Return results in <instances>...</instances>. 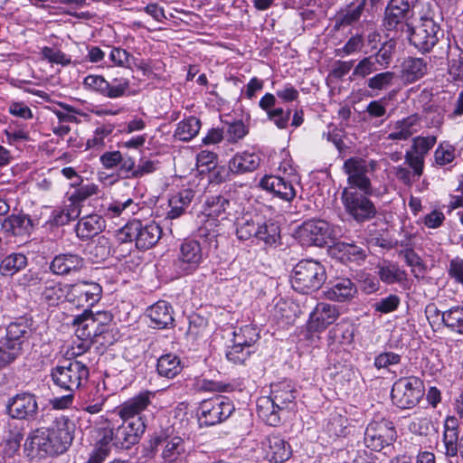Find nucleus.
<instances>
[{
  "label": "nucleus",
  "instance_id": "9b49d317",
  "mask_svg": "<svg viewBox=\"0 0 463 463\" xmlns=\"http://www.w3.org/2000/svg\"><path fill=\"white\" fill-rule=\"evenodd\" d=\"M396 430L392 421L385 418L371 420L364 431V443L373 451H381L396 439Z\"/></svg>",
  "mask_w": 463,
  "mask_h": 463
},
{
  "label": "nucleus",
  "instance_id": "72a5a7b5",
  "mask_svg": "<svg viewBox=\"0 0 463 463\" xmlns=\"http://www.w3.org/2000/svg\"><path fill=\"white\" fill-rule=\"evenodd\" d=\"M377 275L385 284L402 283L406 279V271L402 269L395 262L383 260L377 266Z\"/></svg>",
  "mask_w": 463,
  "mask_h": 463
},
{
  "label": "nucleus",
  "instance_id": "a211bd4d",
  "mask_svg": "<svg viewBox=\"0 0 463 463\" xmlns=\"http://www.w3.org/2000/svg\"><path fill=\"white\" fill-rule=\"evenodd\" d=\"M203 261L201 244L195 240H184L180 245L175 265L184 273L194 271Z\"/></svg>",
  "mask_w": 463,
  "mask_h": 463
},
{
  "label": "nucleus",
  "instance_id": "20e7f679",
  "mask_svg": "<svg viewBox=\"0 0 463 463\" xmlns=\"http://www.w3.org/2000/svg\"><path fill=\"white\" fill-rule=\"evenodd\" d=\"M326 280L325 267L314 260H302L291 275V284L296 291L307 294L319 289Z\"/></svg>",
  "mask_w": 463,
  "mask_h": 463
},
{
  "label": "nucleus",
  "instance_id": "338daca9",
  "mask_svg": "<svg viewBox=\"0 0 463 463\" xmlns=\"http://www.w3.org/2000/svg\"><path fill=\"white\" fill-rule=\"evenodd\" d=\"M348 419L337 414L331 418L327 424V430L334 436L340 437L347 434Z\"/></svg>",
  "mask_w": 463,
  "mask_h": 463
},
{
  "label": "nucleus",
  "instance_id": "f8f14e48",
  "mask_svg": "<svg viewBox=\"0 0 463 463\" xmlns=\"http://www.w3.org/2000/svg\"><path fill=\"white\" fill-rule=\"evenodd\" d=\"M152 449L161 447V458L164 463H184L186 458V446L179 436L171 437L167 430L156 433L150 439Z\"/></svg>",
  "mask_w": 463,
  "mask_h": 463
},
{
  "label": "nucleus",
  "instance_id": "2f4dec72",
  "mask_svg": "<svg viewBox=\"0 0 463 463\" xmlns=\"http://www.w3.org/2000/svg\"><path fill=\"white\" fill-rule=\"evenodd\" d=\"M195 196V191L187 188L172 195L168 201L169 211L166 218L176 219L183 215Z\"/></svg>",
  "mask_w": 463,
  "mask_h": 463
},
{
  "label": "nucleus",
  "instance_id": "9d476101",
  "mask_svg": "<svg viewBox=\"0 0 463 463\" xmlns=\"http://www.w3.org/2000/svg\"><path fill=\"white\" fill-rule=\"evenodd\" d=\"M233 402L225 396H214L203 400L197 409L201 425L213 426L227 420L234 411Z\"/></svg>",
  "mask_w": 463,
  "mask_h": 463
},
{
  "label": "nucleus",
  "instance_id": "4be33fe9",
  "mask_svg": "<svg viewBox=\"0 0 463 463\" xmlns=\"http://www.w3.org/2000/svg\"><path fill=\"white\" fill-rule=\"evenodd\" d=\"M260 186L286 202H290L296 197L293 184L281 176L265 175L261 178Z\"/></svg>",
  "mask_w": 463,
  "mask_h": 463
},
{
  "label": "nucleus",
  "instance_id": "69168bd1",
  "mask_svg": "<svg viewBox=\"0 0 463 463\" xmlns=\"http://www.w3.org/2000/svg\"><path fill=\"white\" fill-rule=\"evenodd\" d=\"M248 134V128L241 120L234 121L228 125L226 137L228 142L236 143Z\"/></svg>",
  "mask_w": 463,
  "mask_h": 463
},
{
  "label": "nucleus",
  "instance_id": "f704fd0d",
  "mask_svg": "<svg viewBox=\"0 0 463 463\" xmlns=\"http://www.w3.org/2000/svg\"><path fill=\"white\" fill-rule=\"evenodd\" d=\"M332 250L342 261L359 264L366 257L364 249L353 243L337 242L334 245Z\"/></svg>",
  "mask_w": 463,
  "mask_h": 463
},
{
  "label": "nucleus",
  "instance_id": "09e8293b",
  "mask_svg": "<svg viewBox=\"0 0 463 463\" xmlns=\"http://www.w3.org/2000/svg\"><path fill=\"white\" fill-rule=\"evenodd\" d=\"M259 339L257 328L253 326L247 325L233 332V343L238 345L251 348V346Z\"/></svg>",
  "mask_w": 463,
  "mask_h": 463
},
{
  "label": "nucleus",
  "instance_id": "1a4fd4ad",
  "mask_svg": "<svg viewBox=\"0 0 463 463\" xmlns=\"http://www.w3.org/2000/svg\"><path fill=\"white\" fill-rule=\"evenodd\" d=\"M422 396L423 383L414 376L400 378L393 383L391 392L392 403L401 409L415 407Z\"/></svg>",
  "mask_w": 463,
  "mask_h": 463
},
{
  "label": "nucleus",
  "instance_id": "4d7b16f0",
  "mask_svg": "<svg viewBox=\"0 0 463 463\" xmlns=\"http://www.w3.org/2000/svg\"><path fill=\"white\" fill-rule=\"evenodd\" d=\"M2 229L14 236L23 235L26 232L24 219L18 215H11L4 220Z\"/></svg>",
  "mask_w": 463,
  "mask_h": 463
},
{
  "label": "nucleus",
  "instance_id": "4c0bfd02",
  "mask_svg": "<svg viewBox=\"0 0 463 463\" xmlns=\"http://www.w3.org/2000/svg\"><path fill=\"white\" fill-rule=\"evenodd\" d=\"M254 239L263 242L266 246H275L280 240L279 226L271 222L262 223L260 222Z\"/></svg>",
  "mask_w": 463,
  "mask_h": 463
},
{
  "label": "nucleus",
  "instance_id": "c9c22d12",
  "mask_svg": "<svg viewBox=\"0 0 463 463\" xmlns=\"http://www.w3.org/2000/svg\"><path fill=\"white\" fill-rule=\"evenodd\" d=\"M156 369L161 376L174 378L182 371L180 358L173 354H166L157 360Z\"/></svg>",
  "mask_w": 463,
  "mask_h": 463
},
{
  "label": "nucleus",
  "instance_id": "3c124183",
  "mask_svg": "<svg viewBox=\"0 0 463 463\" xmlns=\"http://www.w3.org/2000/svg\"><path fill=\"white\" fill-rule=\"evenodd\" d=\"M28 328L29 326L24 318L10 323L6 328L5 336L3 339L13 343L18 342L19 345L22 347V344L24 343V338H25V334L27 333Z\"/></svg>",
  "mask_w": 463,
  "mask_h": 463
},
{
  "label": "nucleus",
  "instance_id": "0eeeda50",
  "mask_svg": "<svg viewBox=\"0 0 463 463\" xmlns=\"http://www.w3.org/2000/svg\"><path fill=\"white\" fill-rule=\"evenodd\" d=\"M89 368L84 360L68 361L52 370L51 376L55 385L71 392L79 389L89 378Z\"/></svg>",
  "mask_w": 463,
  "mask_h": 463
},
{
  "label": "nucleus",
  "instance_id": "79ce46f5",
  "mask_svg": "<svg viewBox=\"0 0 463 463\" xmlns=\"http://www.w3.org/2000/svg\"><path fill=\"white\" fill-rule=\"evenodd\" d=\"M441 320L450 331L463 335V307H452L442 312Z\"/></svg>",
  "mask_w": 463,
  "mask_h": 463
},
{
  "label": "nucleus",
  "instance_id": "8fccbe9b",
  "mask_svg": "<svg viewBox=\"0 0 463 463\" xmlns=\"http://www.w3.org/2000/svg\"><path fill=\"white\" fill-rule=\"evenodd\" d=\"M61 286L55 282H47L41 291V300L48 306H56L64 298Z\"/></svg>",
  "mask_w": 463,
  "mask_h": 463
},
{
  "label": "nucleus",
  "instance_id": "58836bf2",
  "mask_svg": "<svg viewBox=\"0 0 463 463\" xmlns=\"http://www.w3.org/2000/svg\"><path fill=\"white\" fill-rule=\"evenodd\" d=\"M260 221L250 214H244L236 222V235L240 241L255 238Z\"/></svg>",
  "mask_w": 463,
  "mask_h": 463
},
{
  "label": "nucleus",
  "instance_id": "a18cd8bd",
  "mask_svg": "<svg viewBox=\"0 0 463 463\" xmlns=\"http://www.w3.org/2000/svg\"><path fill=\"white\" fill-rule=\"evenodd\" d=\"M6 409L12 418L25 420L29 413V397L25 393L17 394L9 402Z\"/></svg>",
  "mask_w": 463,
  "mask_h": 463
},
{
  "label": "nucleus",
  "instance_id": "5701e85b",
  "mask_svg": "<svg viewBox=\"0 0 463 463\" xmlns=\"http://www.w3.org/2000/svg\"><path fill=\"white\" fill-rule=\"evenodd\" d=\"M442 443L443 453L447 458H454L458 453L459 421L456 416L449 415L444 420Z\"/></svg>",
  "mask_w": 463,
  "mask_h": 463
},
{
  "label": "nucleus",
  "instance_id": "b1692460",
  "mask_svg": "<svg viewBox=\"0 0 463 463\" xmlns=\"http://www.w3.org/2000/svg\"><path fill=\"white\" fill-rule=\"evenodd\" d=\"M411 5L408 0H390L384 10L383 25L387 30L396 29L410 17Z\"/></svg>",
  "mask_w": 463,
  "mask_h": 463
},
{
  "label": "nucleus",
  "instance_id": "de8ad7c7",
  "mask_svg": "<svg viewBox=\"0 0 463 463\" xmlns=\"http://www.w3.org/2000/svg\"><path fill=\"white\" fill-rule=\"evenodd\" d=\"M27 265V258L22 253H12L0 263V270L4 275H14Z\"/></svg>",
  "mask_w": 463,
  "mask_h": 463
},
{
  "label": "nucleus",
  "instance_id": "0e129e2a",
  "mask_svg": "<svg viewBox=\"0 0 463 463\" xmlns=\"http://www.w3.org/2000/svg\"><path fill=\"white\" fill-rule=\"evenodd\" d=\"M435 162L439 165L451 163L455 157V149L449 144L440 143L434 153Z\"/></svg>",
  "mask_w": 463,
  "mask_h": 463
},
{
  "label": "nucleus",
  "instance_id": "6ab92c4d",
  "mask_svg": "<svg viewBox=\"0 0 463 463\" xmlns=\"http://www.w3.org/2000/svg\"><path fill=\"white\" fill-rule=\"evenodd\" d=\"M264 458L270 463H281L292 454L291 447L279 434H270L261 442Z\"/></svg>",
  "mask_w": 463,
  "mask_h": 463
},
{
  "label": "nucleus",
  "instance_id": "7c9ffc66",
  "mask_svg": "<svg viewBox=\"0 0 463 463\" xmlns=\"http://www.w3.org/2000/svg\"><path fill=\"white\" fill-rule=\"evenodd\" d=\"M84 266V260L78 254L66 253L57 255L51 263V269L57 275H67L80 270Z\"/></svg>",
  "mask_w": 463,
  "mask_h": 463
},
{
  "label": "nucleus",
  "instance_id": "dca6fc26",
  "mask_svg": "<svg viewBox=\"0 0 463 463\" xmlns=\"http://www.w3.org/2000/svg\"><path fill=\"white\" fill-rule=\"evenodd\" d=\"M85 87L109 99H118L128 94L130 82L127 78H114L108 81L100 75H89L84 79Z\"/></svg>",
  "mask_w": 463,
  "mask_h": 463
},
{
  "label": "nucleus",
  "instance_id": "4468645a",
  "mask_svg": "<svg viewBox=\"0 0 463 463\" xmlns=\"http://www.w3.org/2000/svg\"><path fill=\"white\" fill-rule=\"evenodd\" d=\"M410 30V43L421 53L430 52L443 36L438 23L418 24Z\"/></svg>",
  "mask_w": 463,
  "mask_h": 463
},
{
  "label": "nucleus",
  "instance_id": "49530a36",
  "mask_svg": "<svg viewBox=\"0 0 463 463\" xmlns=\"http://www.w3.org/2000/svg\"><path fill=\"white\" fill-rule=\"evenodd\" d=\"M21 350L18 342L0 339V369L13 363L20 355Z\"/></svg>",
  "mask_w": 463,
  "mask_h": 463
},
{
  "label": "nucleus",
  "instance_id": "680f3d73",
  "mask_svg": "<svg viewBox=\"0 0 463 463\" xmlns=\"http://www.w3.org/2000/svg\"><path fill=\"white\" fill-rule=\"evenodd\" d=\"M252 351L250 347L238 345L234 344L226 353L227 359L234 364H242L249 358Z\"/></svg>",
  "mask_w": 463,
  "mask_h": 463
},
{
  "label": "nucleus",
  "instance_id": "603ef678",
  "mask_svg": "<svg viewBox=\"0 0 463 463\" xmlns=\"http://www.w3.org/2000/svg\"><path fill=\"white\" fill-rule=\"evenodd\" d=\"M395 79L393 71H383L369 78L366 81V86L373 90H383L391 87Z\"/></svg>",
  "mask_w": 463,
  "mask_h": 463
},
{
  "label": "nucleus",
  "instance_id": "2eb2a0df",
  "mask_svg": "<svg viewBox=\"0 0 463 463\" xmlns=\"http://www.w3.org/2000/svg\"><path fill=\"white\" fill-rule=\"evenodd\" d=\"M111 320V317L107 313H98L93 316L91 313H86L77 317L74 324L77 325L76 336L78 339H89L92 341L94 338L105 333L107 324Z\"/></svg>",
  "mask_w": 463,
  "mask_h": 463
},
{
  "label": "nucleus",
  "instance_id": "c85d7f7f",
  "mask_svg": "<svg viewBox=\"0 0 463 463\" xmlns=\"http://www.w3.org/2000/svg\"><path fill=\"white\" fill-rule=\"evenodd\" d=\"M401 68L402 80L405 83H412L427 73L429 63L422 58L408 57L404 59Z\"/></svg>",
  "mask_w": 463,
  "mask_h": 463
},
{
  "label": "nucleus",
  "instance_id": "ea45409f",
  "mask_svg": "<svg viewBox=\"0 0 463 463\" xmlns=\"http://www.w3.org/2000/svg\"><path fill=\"white\" fill-rule=\"evenodd\" d=\"M201 128V121L196 117H189L180 121L174 137L181 141H190L197 136Z\"/></svg>",
  "mask_w": 463,
  "mask_h": 463
},
{
  "label": "nucleus",
  "instance_id": "c756f323",
  "mask_svg": "<svg viewBox=\"0 0 463 463\" xmlns=\"http://www.w3.org/2000/svg\"><path fill=\"white\" fill-rule=\"evenodd\" d=\"M357 293L355 285L350 279H340L336 280L332 287L324 291L326 298L337 301L345 302L354 298Z\"/></svg>",
  "mask_w": 463,
  "mask_h": 463
},
{
  "label": "nucleus",
  "instance_id": "a878e982",
  "mask_svg": "<svg viewBox=\"0 0 463 463\" xmlns=\"http://www.w3.org/2000/svg\"><path fill=\"white\" fill-rule=\"evenodd\" d=\"M260 164V156L254 152L236 153L229 161L228 167L234 175H243L255 171Z\"/></svg>",
  "mask_w": 463,
  "mask_h": 463
},
{
  "label": "nucleus",
  "instance_id": "ddd939ff",
  "mask_svg": "<svg viewBox=\"0 0 463 463\" xmlns=\"http://www.w3.org/2000/svg\"><path fill=\"white\" fill-rule=\"evenodd\" d=\"M300 242L306 246L324 247L333 240V230L324 220H308L298 231Z\"/></svg>",
  "mask_w": 463,
  "mask_h": 463
},
{
  "label": "nucleus",
  "instance_id": "f03ea898",
  "mask_svg": "<svg viewBox=\"0 0 463 463\" xmlns=\"http://www.w3.org/2000/svg\"><path fill=\"white\" fill-rule=\"evenodd\" d=\"M67 420H56L52 428H37L31 434V451L39 457L63 453L72 441Z\"/></svg>",
  "mask_w": 463,
  "mask_h": 463
},
{
  "label": "nucleus",
  "instance_id": "864d4df0",
  "mask_svg": "<svg viewBox=\"0 0 463 463\" xmlns=\"http://www.w3.org/2000/svg\"><path fill=\"white\" fill-rule=\"evenodd\" d=\"M128 208H131L130 212L132 213L137 210V205L134 203L131 198L124 202L114 201L104 207V216L110 219L119 217Z\"/></svg>",
  "mask_w": 463,
  "mask_h": 463
},
{
  "label": "nucleus",
  "instance_id": "6e6552de",
  "mask_svg": "<svg viewBox=\"0 0 463 463\" xmlns=\"http://www.w3.org/2000/svg\"><path fill=\"white\" fill-rule=\"evenodd\" d=\"M371 194L354 187L344 188L341 195L343 205L347 214L355 222H364L376 215V207L368 197Z\"/></svg>",
  "mask_w": 463,
  "mask_h": 463
},
{
  "label": "nucleus",
  "instance_id": "c03bdc74",
  "mask_svg": "<svg viewBox=\"0 0 463 463\" xmlns=\"http://www.w3.org/2000/svg\"><path fill=\"white\" fill-rule=\"evenodd\" d=\"M434 7L435 4L432 0H417L411 5V15L420 19L419 24L436 23Z\"/></svg>",
  "mask_w": 463,
  "mask_h": 463
},
{
  "label": "nucleus",
  "instance_id": "423d86ee",
  "mask_svg": "<svg viewBox=\"0 0 463 463\" xmlns=\"http://www.w3.org/2000/svg\"><path fill=\"white\" fill-rule=\"evenodd\" d=\"M161 235L162 229L156 222L142 224L139 221H134L121 228L118 239L122 242L135 241L137 249L148 250L158 242Z\"/></svg>",
  "mask_w": 463,
  "mask_h": 463
},
{
  "label": "nucleus",
  "instance_id": "37998d69",
  "mask_svg": "<svg viewBox=\"0 0 463 463\" xmlns=\"http://www.w3.org/2000/svg\"><path fill=\"white\" fill-rule=\"evenodd\" d=\"M68 202L69 204H66L63 208L56 209L52 212V222L56 225H65L80 216L81 212L80 206H78V204L71 201Z\"/></svg>",
  "mask_w": 463,
  "mask_h": 463
},
{
  "label": "nucleus",
  "instance_id": "6e6d98bb",
  "mask_svg": "<svg viewBox=\"0 0 463 463\" xmlns=\"http://www.w3.org/2000/svg\"><path fill=\"white\" fill-rule=\"evenodd\" d=\"M79 187L69 196L68 201H71L81 207V203L96 195L99 193V185L93 183L80 184Z\"/></svg>",
  "mask_w": 463,
  "mask_h": 463
},
{
  "label": "nucleus",
  "instance_id": "052dcab7",
  "mask_svg": "<svg viewBox=\"0 0 463 463\" xmlns=\"http://www.w3.org/2000/svg\"><path fill=\"white\" fill-rule=\"evenodd\" d=\"M436 143V136H419L412 139L411 150L425 157V156L430 152V150L435 146Z\"/></svg>",
  "mask_w": 463,
  "mask_h": 463
},
{
  "label": "nucleus",
  "instance_id": "bb28decb",
  "mask_svg": "<svg viewBox=\"0 0 463 463\" xmlns=\"http://www.w3.org/2000/svg\"><path fill=\"white\" fill-rule=\"evenodd\" d=\"M420 117L418 114L410 115L393 123L392 132L389 133L387 139L407 140L420 130Z\"/></svg>",
  "mask_w": 463,
  "mask_h": 463
},
{
  "label": "nucleus",
  "instance_id": "393cba45",
  "mask_svg": "<svg viewBox=\"0 0 463 463\" xmlns=\"http://www.w3.org/2000/svg\"><path fill=\"white\" fill-rule=\"evenodd\" d=\"M173 313L172 306L165 300L157 301L146 310L147 317L151 321V326L157 329L174 326L175 319Z\"/></svg>",
  "mask_w": 463,
  "mask_h": 463
},
{
  "label": "nucleus",
  "instance_id": "f3484780",
  "mask_svg": "<svg viewBox=\"0 0 463 463\" xmlns=\"http://www.w3.org/2000/svg\"><path fill=\"white\" fill-rule=\"evenodd\" d=\"M101 287L96 282L80 281L72 285L67 294L69 301L75 306L88 307L94 306L100 299Z\"/></svg>",
  "mask_w": 463,
  "mask_h": 463
},
{
  "label": "nucleus",
  "instance_id": "5fc2aeb1",
  "mask_svg": "<svg viewBox=\"0 0 463 463\" xmlns=\"http://www.w3.org/2000/svg\"><path fill=\"white\" fill-rule=\"evenodd\" d=\"M381 71L377 65V59L370 55L363 58L354 68L352 76L354 79L365 78L374 71Z\"/></svg>",
  "mask_w": 463,
  "mask_h": 463
},
{
  "label": "nucleus",
  "instance_id": "cd10ccee",
  "mask_svg": "<svg viewBox=\"0 0 463 463\" xmlns=\"http://www.w3.org/2000/svg\"><path fill=\"white\" fill-rule=\"evenodd\" d=\"M105 227V220L102 216L89 214L78 221L75 232L80 240L87 241L102 232Z\"/></svg>",
  "mask_w": 463,
  "mask_h": 463
},
{
  "label": "nucleus",
  "instance_id": "e2e57ef3",
  "mask_svg": "<svg viewBox=\"0 0 463 463\" xmlns=\"http://www.w3.org/2000/svg\"><path fill=\"white\" fill-rule=\"evenodd\" d=\"M109 60L117 66L130 68L133 65L134 57L120 47H114L109 53Z\"/></svg>",
  "mask_w": 463,
  "mask_h": 463
},
{
  "label": "nucleus",
  "instance_id": "774afa93",
  "mask_svg": "<svg viewBox=\"0 0 463 463\" xmlns=\"http://www.w3.org/2000/svg\"><path fill=\"white\" fill-rule=\"evenodd\" d=\"M400 305V298L396 295H389L386 298H381L373 304V308L376 312L387 314L398 308Z\"/></svg>",
  "mask_w": 463,
  "mask_h": 463
},
{
  "label": "nucleus",
  "instance_id": "7ed1b4c3",
  "mask_svg": "<svg viewBox=\"0 0 463 463\" xmlns=\"http://www.w3.org/2000/svg\"><path fill=\"white\" fill-rule=\"evenodd\" d=\"M99 428V437L102 438L104 444H110L118 449H128L137 444L146 430L145 420L138 417L132 420H123L119 425L109 420Z\"/></svg>",
  "mask_w": 463,
  "mask_h": 463
},
{
  "label": "nucleus",
  "instance_id": "f257e3e1",
  "mask_svg": "<svg viewBox=\"0 0 463 463\" xmlns=\"http://www.w3.org/2000/svg\"><path fill=\"white\" fill-rule=\"evenodd\" d=\"M296 393V389L288 382L272 384L269 396H262L257 401L258 416L269 426L279 425L280 414L294 407Z\"/></svg>",
  "mask_w": 463,
  "mask_h": 463
},
{
  "label": "nucleus",
  "instance_id": "a19ab883",
  "mask_svg": "<svg viewBox=\"0 0 463 463\" xmlns=\"http://www.w3.org/2000/svg\"><path fill=\"white\" fill-rule=\"evenodd\" d=\"M106 400L99 388L93 387L82 398V410L90 414H97L102 411Z\"/></svg>",
  "mask_w": 463,
  "mask_h": 463
},
{
  "label": "nucleus",
  "instance_id": "bf43d9fd",
  "mask_svg": "<svg viewBox=\"0 0 463 463\" xmlns=\"http://www.w3.org/2000/svg\"><path fill=\"white\" fill-rule=\"evenodd\" d=\"M90 254L94 257L96 262L106 260L110 254L109 239L104 236L99 237L95 244L90 246Z\"/></svg>",
  "mask_w": 463,
  "mask_h": 463
},
{
  "label": "nucleus",
  "instance_id": "aec40b11",
  "mask_svg": "<svg viewBox=\"0 0 463 463\" xmlns=\"http://www.w3.org/2000/svg\"><path fill=\"white\" fill-rule=\"evenodd\" d=\"M339 317L338 308L326 302L317 303L309 316L307 328L310 332H322Z\"/></svg>",
  "mask_w": 463,
  "mask_h": 463
},
{
  "label": "nucleus",
  "instance_id": "412c9836",
  "mask_svg": "<svg viewBox=\"0 0 463 463\" xmlns=\"http://www.w3.org/2000/svg\"><path fill=\"white\" fill-rule=\"evenodd\" d=\"M155 397V392L144 391L129 398L118 408V414L122 420H132L138 417L146 410L151 403V399Z\"/></svg>",
  "mask_w": 463,
  "mask_h": 463
},
{
  "label": "nucleus",
  "instance_id": "39448f33",
  "mask_svg": "<svg viewBox=\"0 0 463 463\" xmlns=\"http://www.w3.org/2000/svg\"><path fill=\"white\" fill-rule=\"evenodd\" d=\"M378 168V162L359 156H352L346 159L343 165V170L347 175V187H354L366 194H373V186L369 173H373Z\"/></svg>",
  "mask_w": 463,
  "mask_h": 463
},
{
  "label": "nucleus",
  "instance_id": "13d9d810",
  "mask_svg": "<svg viewBox=\"0 0 463 463\" xmlns=\"http://www.w3.org/2000/svg\"><path fill=\"white\" fill-rule=\"evenodd\" d=\"M40 53L43 59L51 63L67 66L71 62V57L58 49L45 46L41 49Z\"/></svg>",
  "mask_w": 463,
  "mask_h": 463
},
{
  "label": "nucleus",
  "instance_id": "473e14b6",
  "mask_svg": "<svg viewBox=\"0 0 463 463\" xmlns=\"http://www.w3.org/2000/svg\"><path fill=\"white\" fill-rule=\"evenodd\" d=\"M367 0H359L351 3L345 9L337 13L335 16V28L353 25L358 23L364 12Z\"/></svg>",
  "mask_w": 463,
  "mask_h": 463
},
{
  "label": "nucleus",
  "instance_id": "e433bc0d",
  "mask_svg": "<svg viewBox=\"0 0 463 463\" xmlns=\"http://www.w3.org/2000/svg\"><path fill=\"white\" fill-rule=\"evenodd\" d=\"M230 206V201L222 195L216 194L208 196L204 203V213L208 217L226 218V211Z\"/></svg>",
  "mask_w": 463,
  "mask_h": 463
}]
</instances>
